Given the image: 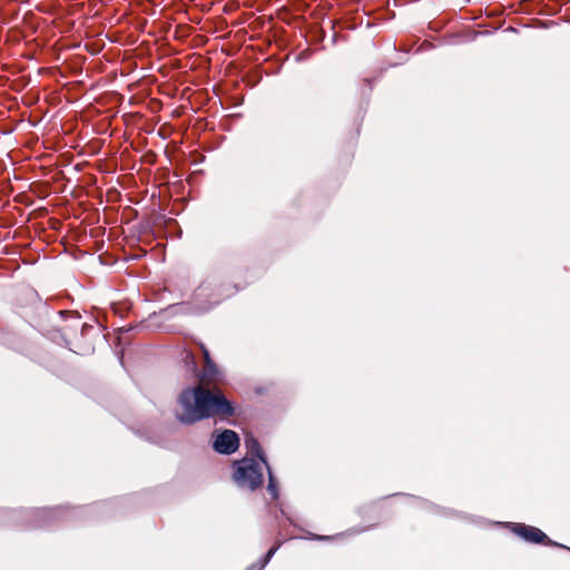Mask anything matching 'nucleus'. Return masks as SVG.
Masks as SVG:
<instances>
[{
  "label": "nucleus",
  "mask_w": 570,
  "mask_h": 570,
  "mask_svg": "<svg viewBox=\"0 0 570 570\" xmlns=\"http://www.w3.org/2000/svg\"><path fill=\"white\" fill-rule=\"evenodd\" d=\"M179 405L181 412L177 419L187 424L212 416L225 419L234 413L232 403L222 393L214 394L200 385L184 390L179 395Z\"/></svg>",
  "instance_id": "nucleus-1"
},
{
  "label": "nucleus",
  "mask_w": 570,
  "mask_h": 570,
  "mask_svg": "<svg viewBox=\"0 0 570 570\" xmlns=\"http://www.w3.org/2000/svg\"><path fill=\"white\" fill-rule=\"evenodd\" d=\"M235 465L234 480L238 487L254 491L263 484L265 465L262 461L244 458L235 462Z\"/></svg>",
  "instance_id": "nucleus-2"
},
{
  "label": "nucleus",
  "mask_w": 570,
  "mask_h": 570,
  "mask_svg": "<svg viewBox=\"0 0 570 570\" xmlns=\"http://www.w3.org/2000/svg\"><path fill=\"white\" fill-rule=\"evenodd\" d=\"M239 445V438L236 432L232 430H225L219 433L213 443V448L216 452L222 454L234 453Z\"/></svg>",
  "instance_id": "nucleus-3"
},
{
  "label": "nucleus",
  "mask_w": 570,
  "mask_h": 570,
  "mask_svg": "<svg viewBox=\"0 0 570 570\" xmlns=\"http://www.w3.org/2000/svg\"><path fill=\"white\" fill-rule=\"evenodd\" d=\"M513 532L528 542L541 543L548 540V537L540 529L531 525L514 523Z\"/></svg>",
  "instance_id": "nucleus-4"
},
{
  "label": "nucleus",
  "mask_w": 570,
  "mask_h": 570,
  "mask_svg": "<svg viewBox=\"0 0 570 570\" xmlns=\"http://www.w3.org/2000/svg\"><path fill=\"white\" fill-rule=\"evenodd\" d=\"M245 448L247 450V453L250 455H254L256 460L262 461L265 466H267V460L264 455V451L261 448L259 442L253 436V435H246L245 436Z\"/></svg>",
  "instance_id": "nucleus-5"
},
{
  "label": "nucleus",
  "mask_w": 570,
  "mask_h": 570,
  "mask_svg": "<svg viewBox=\"0 0 570 570\" xmlns=\"http://www.w3.org/2000/svg\"><path fill=\"white\" fill-rule=\"evenodd\" d=\"M267 473H268V485H267V490L268 492L271 493L272 498L274 500L278 499V487H277V481L271 470V466L269 464L267 463V466H265Z\"/></svg>",
  "instance_id": "nucleus-6"
},
{
  "label": "nucleus",
  "mask_w": 570,
  "mask_h": 570,
  "mask_svg": "<svg viewBox=\"0 0 570 570\" xmlns=\"http://www.w3.org/2000/svg\"><path fill=\"white\" fill-rule=\"evenodd\" d=\"M278 547L275 546V547H272L267 553L264 556V558L259 561V563L257 564H252L250 567H248L246 570H263L267 563L271 561V559L273 558V556L275 554V552L277 551Z\"/></svg>",
  "instance_id": "nucleus-7"
},
{
  "label": "nucleus",
  "mask_w": 570,
  "mask_h": 570,
  "mask_svg": "<svg viewBox=\"0 0 570 570\" xmlns=\"http://www.w3.org/2000/svg\"><path fill=\"white\" fill-rule=\"evenodd\" d=\"M327 538H328V537H322V535L316 537V539H318V540H325V539H327Z\"/></svg>",
  "instance_id": "nucleus-8"
},
{
  "label": "nucleus",
  "mask_w": 570,
  "mask_h": 570,
  "mask_svg": "<svg viewBox=\"0 0 570 570\" xmlns=\"http://www.w3.org/2000/svg\"><path fill=\"white\" fill-rule=\"evenodd\" d=\"M42 512H43V513H45V512H52V510L47 509V510H42Z\"/></svg>",
  "instance_id": "nucleus-9"
}]
</instances>
